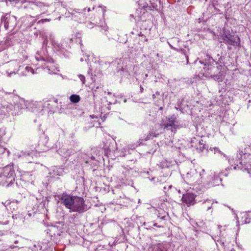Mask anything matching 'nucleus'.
<instances>
[{
    "label": "nucleus",
    "instance_id": "0eeeda50",
    "mask_svg": "<svg viewBox=\"0 0 251 251\" xmlns=\"http://www.w3.org/2000/svg\"><path fill=\"white\" fill-rule=\"evenodd\" d=\"M80 80L82 81L83 83H84L85 81V78L84 76L83 75H80L79 76Z\"/></svg>",
    "mask_w": 251,
    "mask_h": 251
},
{
    "label": "nucleus",
    "instance_id": "7ed1b4c3",
    "mask_svg": "<svg viewBox=\"0 0 251 251\" xmlns=\"http://www.w3.org/2000/svg\"><path fill=\"white\" fill-rule=\"evenodd\" d=\"M75 197H72L69 195L63 196L62 198V201L66 207L71 210V208L73 204L74 200Z\"/></svg>",
    "mask_w": 251,
    "mask_h": 251
},
{
    "label": "nucleus",
    "instance_id": "f03ea898",
    "mask_svg": "<svg viewBox=\"0 0 251 251\" xmlns=\"http://www.w3.org/2000/svg\"><path fill=\"white\" fill-rule=\"evenodd\" d=\"M177 123L176 117L173 116L168 119L167 123L164 124V127L165 128H169L173 131L178 128Z\"/></svg>",
    "mask_w": 251,
    "mask_h": 251
},
{
    "label": "nucleus",
    "instance_id": "39448f33",
    "mask_svg": "<svg viewBox=\"0 0 251 251\" xmlns=\"http://www.w3.org/2000/svg\"><path fill=\"white\" fill-rule=\"evenodd\" d=\"M70 100L72 102L75 103L79 101L80 98L79 95H71Z\"/></svg>",
    "mask_w": 251,
    "mask_h": 251
},
{
    "label": "nucleus",
    "instance_id": "9b49d317",
    "mask_svg": "<svg viewBox=\"0 0 251 251\" xmlns=\"http://www.w3.org/2000/svg\"><path fill=\"white\" fill-rule=\"evenodd\" d=\"M249 222H250V221L247 222V221H246L244 222V223H245V224H247V223H249Z\"/></svg>",
    "mask_w": 251,
    "mask_h": 251
},
{
    "label": "nucleus",
    "instance_id": "9d476101",
    "mask_svg": "<svg viewBox=\"0 0 251 251\" xmlns=\"http://www.w3.org/2000/svg\"><path fill=\"white\" fill-rule=\"evenodd\" d=\"M237 41L236 42V45H237V44H239V38L238 37H237Z\"/></svg>",
    "mask_w": 251,
    "mask_h": 251
},
{
    "label": "nucleus",
    "instance_id": "6e6552de",
    "mask_svg": "<svg viewBox=\"0 0 251 251\" xmlns=\"http://www.w3.org/2000/svg\"><path fill=\"white\" fill-rule=\"evenodd\" d=\"M245 169H246V170H247V172H248V173L249 174H250V173H251V169H250V168H249L247 167V168H246Z\"/></svg>",
    "mask_w": 251,
    "mask_h": 251
},
{
    "label": "nucleus",
    "instance_id": "1a4fd4ad",
    "mask_svg": "<svg viewBox=\"0 0 251 251\" xmlns=\"http://www.w3.org/2000/svg\"><path fill=\"white\" fill-rule=\"evenodd\" d=\"M216 151H217V152H218V153H219L221 154H223V153H222V152H221L219 150H218V149H216Z\"/></svg>",
    "mask_w": 251,
    "mask_h": 251
},
{
    "label": "nucleus",
    "instance_id": "423d86ee",
    "mask_svg": "<svg viewBox=\"0 0 251 251\" xmlns=\"http://www.w3.org/2000/svg\"><path fill=\"white\" fill-rule=\"evenodd\" d=\"M49 21H50V20L48 19H42V20H40L38 22V23H43L45 22Z\"/></svg>",
    "mask_w": 251,
    "mask_h": 251
},
{
    "label": "nucleus",
    "instance_id": "f257e3e1",
    "mask_svg": "<svg viewBox=\"0 0 251 251\" xmlns=\"http://www.w3.org/2000/svg\"><path fill=\"white\" fill-rule=\"evenodd\" d=\"M86 210L84 200L80 197H75L70 211L82 212Z\"/></svg>",
    "mask_w": 251,
    "mask_h": 251
},
{
    "label": "nucleus",
    "instance_id": "20e7f679",
    "mask_svg": "<svg viewBox=\"0 0 251 251\" xmlns=\"http://www.w3.org/2000/svg\"><path fill=\"white\" fill-rule=\"evenodd\" d=\"M195 195L192 193H187L183 195L182 198L183 201L187 204H194L195 203Z\"/></svg>",
    "mask_w": 251,
    "mask_h": 251
}]
</instances>
